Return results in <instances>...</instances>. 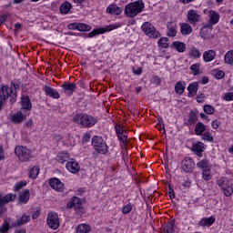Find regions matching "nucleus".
I'll return each mask as SVG.
<instances>
[{"label": "nucleus", "mask_w": 233, "mask_h": 233, "mask_svg": "<svg viewBox=\"0 0 233 233\" xmlns=\"http://www.w3.org/2000/svg\"><path fill=\"white\" fill-rule=\"evenodd\" d=\"M73 122L81 125V127H84L85 128H90L97 123V120L87 114H77L73 117Z\"/></svg>", "instance_id": "f257e3e1"}, {"label": "nucleus", "mask_w": 233, "mask_h": 233, "mask_svg": "<svg viewBox=\"0 0 233 233\" xmlns=\"http://www.w3.org/2000/svg\"><path fill=\"white\" fill-rule=\"evenodd\" d=\"M145 9V4L143 1L138 0L130 4H127L125 7V14L127 17H136L137 14H141Z\"/></svg>", "instance_id": "f03ea898"}, {"label": "nucleus", "mask_w": 233, "mask_h": 233, "mask_svg": "<svg viewBox=\"0 0 233 233\" xmlns=\"http://www.w3.org/2000/svg\"><path fill=\"white\" fill-rule=\"evenodd\" d=\"M218 187H219L220 190H222L224 196L227 198H230L233 194V186L232 182L228 177H221L216 181Z\"/></svg>", "instance_id": "7ed1b4c3"}, {"label": "nucleus", "mask_w": 233, "mask_h": 233, "mask_svg": "<svg viewBox=\"0 0 233 233\" xmlns=\"http://www.w3.org/2000/svg\"><path fill=\"white\" fill-rule=\"evenodd\" d=\"M92 146L98 154H106V152H108V145H106V141L99 136L93 137Z\"/></svg>", "instance_id": "20e7f679"}, {"label": "nucleus", "mask_w": 233, "mask_h": 233, "mask_svg": "<svg viewBox=\"0 0 233 233\" xmlns=\"http://www.w3.org/2000/svg\"><path fill=\"white\" fill-rule=\"evenodd\" d=\"M0 97L4 101H6V99H8V97H10V101L12 103H15V101L17 99V93L15 92L14 87H12V86L10 87L8 86H3L0 88Z\"/></svg>", "instance_id": "39448f33"}, {"label": "nucleus", "mask_w": 233, "mask_h": 233, "mask_svg": "<svg viewBox=\"0 0 233 233\" xmlns=\"http://www.w3.org/2000/svg\"><path fill=\"white\" fill-rule=\"evenodd\" d=\"M141 30L151 39H157V37H160L161 35L159 31L156 30V27H154L149 22L144 23L141 25Z\"/></svg>", "instance_id": "423d86ee"}, {"label": "nucleus", "mask_w": 233, "mask_h": 233, "mask_svg": "<svg viewBox=\"0 0 233 233\" xmlns=\"http://www.w3.org/2000/svg\"><path fill=\"white\" fill-rule=\"evenodd\" d=\"M46 224L49 228L53 230H57L59 228V216L56 212H51L47 215Z\"/></svg>", "instance_id": "0eeeda50"}, {"label": "nucleus", "mask_w": 233, "mask_h": 233, "mask_svg": "<svg viewBox=\"0 0 233 233\" xmlns=\"http://www.w3.org/2000/svg\"><path fill=\"white\" fill-rule=\"evenodd\" d=\"M15 154L20 161H28L30 159V150L23 146L15 148Z\"/></svg>", "instance_id": "6e6552de"}, {"label": "nucleus", "mask_w": 233, "mask_h": 233, "mask_svg": "<svg viewBox=\"0 0 233 233\" xmlns=\"http://www.w3.org/2000/svg\"><path fill=\"white\" fill-rule=\"evenodd\" d=\"M116 28H121V24H111L105 28L94 29L90 34L89 37H95V35H99V34H105V32H112V30H116Z\"/></svg>", "instance_id": "1a4fd4ad"}, {"label": "nucleus", "mask_w": 233, "mask_h": 233, "mask_svg": "<svg viewBox=\"0 0 233 233\" xmlns=\"http://www.w3.org/2000/svg\"><path fill=\"white\" fill-rule=\"evenodd\" d=\"M15 199V195L9 193L3 197V194H0V214H5L6 212V208H5L7 203H10V201H14Z\"/></svg>", "instance_id": "9d476101"}, {"label": "nucleus", "mask_w": 233, "mask_h": 233, "mask_svg": "<svg viewBox=\"0 0 233 233\" xmlns=\"http://www.w3.org/2000/svg\"><path fill=\"white\" fill-rule=\"evenodd\" d=\"M115 128L119 141H121L123 145H128V134L127 133V129L121 127V125H116Z\"/></svg>", "instance_id": "9b49d317"}, {"label": "nucleus", "mask_w": 233, "mask_h": 233, "mask_svg": "<svg viewBox=\"0 0 233 233\" xmlns=\"http://www.w3.org/2000/svg\"><path fill=\"white\" fill-rule=\"evenodd\" d=\"M187 18L189 25H196L198 23H199V21H201V15H199V12L194 9H190L187 11Z\"/></svg>", "instance_id": "f8f14e48"}, {"label": "nucleus", "mask_w": 233, "mask_h": 233, "mask_svg": "<svg viewBox=\"0 0 233 233\" xmlns=\"http://www.w3.org/2000/svg\"><path fill=\"white\" fill-rule=\"evenodd\" d=\"M181 167L184 172H192L194 167H196V163H194L192 158L187 157L181 161Z\"/></svg>", "instance_id": "ddd939ff"}, {"label": "nucleus", "mask_w": 233, "mask_h": 233, "mask_svg": "<svg viewBox=\"0 0 233 233\" xmlns=\"http://www.w3.org/2000/svg\"><path fill=\"white\" fill-rule=\"evenodd\" d=\"M49 185L51 188H54L56 192H64L65 190V184H63L59 178H51L49 180Z\"/></svg>", "instance_id": "4468645a"}, {"label": "nucleus", "mask_w": 233, "mask_h": 233, "mask_svg": "<svg viewBox=\"0 0 233 233\" xmlns=\"http://www.w3.org/2000/svg\"><path fill=\"white\" fill-rule=\"evenodd\" d=\"M66 168H67L68 172L71 174H77L81 170V166L75 159H71L66 165Z\"/></svg>", "instance_id": "2eb2a0df"}, {"label": "nucleus", "mask_w": 233, "mask_h": 233, "mask_svg": "<svg viewBox=\"0 0 233 233\" xmlns=\"http://www.w3.org/2000/svg\"><path fill=\"white\" fill-rule=\"evenodd\" d=\"M43 90L46 96H48L49 97H53V99H59L61 97V96L59 95V92H57L56 89L48 86H44Z\"/></svg>", "instance_id": "dca6fc26"}, {"label": "nucleus", "mask_w": 233, "mask_h": 233, "mask_svg": "<svg viewBox=\"0 0 233 233\" xmlns=\"http://www.w3.org/2000/svg\"><path fill=\"white\" fill-rule=\"evenodd\" d=\"M73 207L76 209V210H81V198H77V197H73L71 200H69L66 204V208H73Z\"/></svg>", "instance_id": "f3484780"}, {"label": "nucleus", "mask_w": 233, "mask_h": 233, "mask_svg": "<svg viewBox=\"0 0 233 233\" xmlns=\"http://www.w3.org/2000/svg\"><path fill=\"white\" fill-rule=\"evenodd\" d=\"M10 119L12 123L18 125L19 123H23V121L26 119V115L23 114V112L21 111H17L16 113L11 116Z\"/></svg>", "instance_id": "a211bd4d"}, {"label": "nucleus", "mask_w": 233, "mask_h": 233, "mask_svg": "<svg viewBox=\"0 0 233 233\" xmlns=\"http://www.w3.org/2000/svg\"><path fill=\"white\" fill-rule=\"evenodd\" d=\"M167 35H168V37H176V35H177V25L176 24V22H168L167 24Z\"/></svg>", "instance_id": "6ab92c4d"}, {"label": "nucleus", "mask_w": 233, "mask_h": 233, "mask_svg": "<svg viewBox=\"0 0 233 233\" xmlns=\"http://www.w3.org/2000/svg\"><path fill=\"white\" fill-rule=\"evenodd\" d=\"M204 150H205V144H203V142H198L196 144H193L192 146V151L196 152L198 157H203Z\"/></svg>", "instance_id": "aec40b11"}, {"label": "nucleus", "mask_w": 233, "mask_h": 233, "mask_svg": "<svg viewBox=\"0 0 233 233\" xmlns=\"http://www.w3.org/2000/svg\"><path fill=\"white\" fill-rule=\"evenodd\" d=\"M208 17L210 26H214V25H218L219 23V13L211 10L209 11Z\"/></svg>", "instance_id": "412c9836"}, {"label": "nucleus", "mask_w": 233, "mask_h": 233, "mask_svg": "<svg viewBox=\"0 0 233 233\" xmlns=\"http://www.w3.org/2000/svg\"><path fill=\"white\" fill-rule=\"evenodd\" d=\"M216 223V217L211 216L209 218H203L198 222L199 227H212Z\"/></svg>", "instance_id": "4be33fe9"}, {"label": "nucleus", "mask_w": 233, "mask_h": 233, "mask_svg": "<svg viewBox=\"0 0 233 233\" xmlns=\"http://www.w3.org/2000/svg\"><path fill=\"white\" fill-rule=\"evenodd\" d=\"M179 26L182 35H190V34L193 32L192 25H190L188 23H180Z\"/></svg>", "instance_id": "5701e85b"}, {"label": "nucleus", "mask_w": 233, "mask_h": 233, "mask_svg": "<svg viewBox=\"0 0 233 233\" xmlns=\"http://www.w3.org/2000/svg\"><path fill=\"white\" fill-rule=\"evenodd\" d=\"M203 59L205 63H210L216 59V51L215 50H208L203 53Z\"/></svg>", "instance_id": "b1692460"}, {"label": "nucleus", "mask_w": 233, "mask_h": 233, "mask_svg": "<svg viewBox=\"0 0 233 233\" xmlns=\"http://www.w3.org/2000/svg\"><path fill=\"white\" fill-rule=\"evenodd\" d=\"M62 88H64V92L66 94V96H72L76 88V86L74 83H66L62 86Z\"/></svg>", "instance_id": "393cba45"}, {"label": "nucleus", "mask_w": 233, "mask_h": 233, "mask_svg": "<svg viewBox=\"0 0 233 233\" xmlns=\"http://www.w3.org/2000/svg\"><path fill=\"white\" fill-rule=\"evenodd\" d=\"M21 110H30V96H22L20 100Z\"/></svg>", "instance_id": "a878e982"}, {"label": "nucleus", "mask_w": 233, "mask_h": 233, "mask_svg": "<svg viewBox=\"0 0 233 233\" xmlns=\"http://www.w3.org/2000/svg\"><path fill=\"white\" fill-rule=\"evenodd\" d=\"M186 87H187V84L185 83V81H178L175 85L176 94H177L178 96H182V94H184V92H185Z\"/></svg>", "instance_id": "bb28decb"}, {"label": "nucleus", "mask_w": 233, "mask_h": 233, "mask_svg": "<svg viewBox=\"0 0 233 233\" xmlns=\"http://www.w3.org/2000/svg\"><path fill=\"white\" fill-rule=\"evenodd\" d=\"M106 12L107 14H111L112 15H119L121 12H123V10L116 5H110L106 8Z\"/></svg>", "instance_id": "cd10ccee"}, {"label": "nucleus", "mask_w": 233, "mask_h": 233, "mask_svg": "<svg viewBox=\"0 0 233 233\" xmlns=\"http://www.w3.org/2000/svg\"><path fill=\"white\" fill-rule=\"evenodd\" d=\"M171 47L175 50H177L180 53L185 52L187 50V45L183 42L175 41L172 43Z\"/></svg>", "instance_id": "c85d7f7f"}, {"label": "nucleus", "mask_w": 233, "mask_h": 233, "mask_svg": "<svg viewBox=\"0 0 233 233\" xmlns=\"http://www.w3.org/2000/svg\"><path fill=\"white\" fill-rule=\"evenodd\" d=\"M198 88H199V85H198V83L194 82V83L190 84L187 86L188 96L194 97V96H196V94H198Z\"/></svg>", "instance_id": "c756f323"}, {"label": "nucleus", "mask_w": 233, "mask_h": 233, "mask_svg": "<svg viewBox=\"0 0 233 233\" xmlns=\"http://www.w3.org/2000/svg\"><path fill=\"white\" fill-rule=\"evenodd\" d=\"M68 159H70V155L67 152L59 153L56 157V161L60 164L66 163Z\"/></svg>", "instance_id": "7c9ffc66"}, {"label": "nucleus", "mask_w": 233, "mask_h": 233, "mask_svg": "<svg viewBox=\"0 0 233 233\" xmlns=\"http://www.w3.org/2000/svg\"><path fill=\"white\" fill-rule=\"evenodd\" d=\"M92 231V227L88 224H80L76 227V233H88Z\"/></svg>", "instance_id": "2f4dec72"}, {"label": "nucleus", "mask_w": 233, "mask_h": 233, "mask_svg": "<svg viewBox=\"0 0 233 233\" xmlns=\"http://www.w3.org/2000/svg\"><path fill=\"white\" fill-rule=\"evenodd\" d=\"M28 223V216L23 215L21 218H18L15 223H13V227H21V225H26Z\"/></svg>", "instance_id": "473e14b6"}, {"label": "nucleus", "mask_w": 233, "mask_h": 233, "mask_svg": "<svg viewBox=\"0 0 233 233\" xmlns=\"http://www.w3.org/2000/svg\"><path fill=\"white\" fill-rule=\"evenodd\" d=\"M72 10V4L70 2H65L60 6L61 14H68Z\"/></svg>", "instance_id": "72a5a7b5"}, {"label": "nucleus", "mask_w": 233, "mask_h": 233, "mask_svg": "<svg viewBox=\"0 0 233 233\" xmlns=\"http://www.w3.org/2000/svg\"><path fill=\"white\" fill-rule=\"evenodd\" d=\"M12 227L10 226V222L5 219L2 225L0 226V233H8Z\"/></svg>", "instance_id": "f704fd0d"}, {"label": "nucleus", "mask_w": 233, "mask_h": 233, "mask_svg": "<svg viewBox=\"0 0 233 233\" xmlns=\"http://www.w3.org/2000/svg\"><path fill=\"white\" fill-rule=\"evenodd\" d=\"M188 56L194 57V59H199V57H201V51L197 47H192L188 52Z\"/></svg>", "instance_id": "c9c22d12"}, {"label": "nucleus", "mask_w": 233, "mask_h": 233, "mask_svg": "<svg viewBox=\"0 0 233 233\" xmlns=\"http://www.w3.org/2000/svg\"><path fill=\"white\" fill-rule=\"evenodd\" d=\"M189 68L192 71L193 76H199V74H201V64L199 63L191 65Z\"/></svg>", "instance_id": "e433bc0d"}, {"label": "nucleus", "mask_w": 233, "mask_h": 233, "mask_svg": "<svg viewBox=\"0 0 233 233\" xmlns=\"http://www.w3.org/2000/svg\"><path fill=\"white\" fill-rule=\"evenodd\" d=\"M205 130H207V126H205L201 122H198L195 127V132H196L197 136H201V134H203V132H205Z\"/></svg>", "instance_id": "4c0bfd02"}, {"label": "nucleus", "mask_w": 233, "mask_h": 233, "mask_svg": "<svg viewBox=\"0 0 233 233\" xmlns=\"http://www.w3.org/2000/svg\"><path fill=\"white\" fill-rule=\"evenodd\" d=\"M28 196H30V190L26 189L23 191L19 197L20 203H28V199H29Z\"/></svg>", "instance_id": "58836bf2"}, {"label": "nucleus", "mask_w": 233, "mask_h": 233, "mask_svg": "<svg viewBox=\"0 0 233 233\" xmlns=\"http://www.w3.org/2000/svg\"><path fill=\"white\" fill-rule=\"evenodd\" d=\"M40 168L38 166H35L30 170V177L31 179H37V176H39Z\"/></svg>", "instance_id": "ea45409f"}, {"label": "nucleus", "mask_w": 233, "mask_h": 233, "mask_svg": "<svg viewBox=\"0 0 233 233\" xmlns=\"http://www.w3.org/2000/svg\"><path fill=\"white\" fill-rule=\"evenodd\" d=\"M26 185H28V183L25 180L17 182L13 187V190L14 192H19V190H21V188H24V187H26Z\"/></svg>", "instance_id": "a19ab883"}, {"label": "nucleus", "mask_w": 233, "mask_h": 233, "mask_svg": "<svg viewBox=\"0 0 233 233\" xmlns=\"http://www.w3.org/2000/svg\"><path fill=\"white\" fill-rule=\"evenodd\" d=\"M23 86V82H21L20 80H13L11 82V88L15 89V92L17 93V90H20L21 87Z\"/></svg>", "instance_id": "79ce46f5"}, {"label": "nucleus", "mask_w": 233, "mask_h": 233, "mask_svg": "<svg viewBox=\"0 0 233 233\" xmlns=\"http://www.w3.org/2000/svg\"><path fill=\"white\" fill-rule=\"evenodd\" d=\"M197 167L198 168H201L202 170H207L210 168V167L208 166V160L207 159L200 160L198 163H197Z\"/></svg>", "instance_id": "37998d69"}, {"label": "nucleus", "mask_w": 233, "mask_h": 233, "mask_svg": "<svg viewBox=\"0 0 233 233\" xmlns=\"http://www.w3.org/2000/svg\"><path fill=\"white\" fill-rule=\"evenodd\" d=\"M225 63H227V65H232L233 64V50L228 51L225 55Z\"/></svg>", "instance_id": "c03bdc74"}, {"label": "nucleus", "mask_w": 233, "mask_h": 233, "mask_svg": "<svg viewBox=\"0 0 233 233\" xmlns=\"http://www.w3.org/2000/svg\"><path fill=\"white\" fill-rule=\"evenodd\" d=\"M159 48H167L168 46V37H162L158 40Z\"/></svg>", "instance_id": "a18cd8bd"}, {"label": "nucleus", "mask_w": 233, "mask_h": 233, "mask_svg": "<svg viewBox=\"0 0 233 233\" xmlns=\"http://www.w3.org/2000/svg\"><path fill=\"white\" fill-rule=\"evenodd\" d=\"M202 177L205 181H210V179H212V175L210 174V167L203 170Z\"/></svg>", "instance_id": "49530a36"}, {"label": "nucleus", "mask_w": 233, "mask_h": 233, "mask_svg": "<svg viewBox=\"0 0 233 233\" xmlns=\"http://www.w3.org/2000/svg\"><path fill=\"white\" fill-rule=\"evenodd\" d=\"M204 112H205V114H208V116H210V115L214 114V112H216V108L211 105H205Z\"/></svg>", "instance_id": "de8ad7c7"}, {"label": "nucleus", "mask_w": 233, "mask_h": 233, "mask_svg": "<svg viewBox=\"0 0 233 233\" xmlns=\"http://www.w3.org/2000/svg\"><path fill=\"white\" fill-rule=\"evenodd\" d=\"M77 30L80 32H88L89 30H92V27L86 24H77Z\"/></svg>", "instance_id": "09e8293b"}, {"label": "nucleus", "mask_w": 233, "mask_h": 233, "mask_svg": "<svg viewBox=\"0 0 233 233\" xmlns=\"http://www.w3.org/2000/svg\"><path fill=\"white\" fill-rule=\"evenodd\" d=\"M196 121H198V115H196V113L194 112H190L189 113V118H188V123L190 125L196 123Z\"/></svg>", "instance_id": "8fccbe9b"}, {"label": "nucleus", "mask_w": 233, "mask_h": 233, "mask_svg": "<svg viewBox=\"0 0 233 233\" xmlns=\"http://www.w3.org/2000/svg\"><path fill=\"white\" fill-rule=\"evenodd\" d=\"M202 138L204 139V141H209L212 142L214 141V137H212V135L210 134V132H206L202 135Z\"/></svg>", "instance_id": "3c124183"}, {"label": "nucleus", "mask_w": 233, "mask_h": 233, "mask_svg": "<svg viewBox=\"0 0 233 233\" xmlns=\"http://www.w3.org/2000/svg\"><path fill=\"white\" fill-rule=\"evenodd\" d=\"M132 212V204H127L123 207L122 214H130Z\"/></svg>", "instance_id": "603ef678"}, {"label": "nucleus", "mask_w": 233, "mask_h": 233, "mask_svg": "<svg viewBox=\"0 0 233 233\" xmlns=\"http://www.w3.org/2000/svg\"><path fill=\"white\" fill-rule=\"evenodd\" d=\"M215 77H216V79H223V77H225V71L218 70V71L215 72Z\"/></svg>", "instance_id": "864d4df0"}, {"label": "nucleus", "mask_w": 233, "mask_h": 233, "mask_svg": "<svg viewBox=\"0 0 233 233\" xmlns=\"http://www.w3.org/2000/svg\"><path fill=\"white\" fill-rule=\"evenodd\" d=\"M40 215H41V209L36 208L32 213V219H37V218H39Z\"/></svg>", "instance_id": "5fc2aeb1"}, {"label": "nucleus", "mask_w": 233, "mask_h": 233, "mask_svg": "<svg viewBox=\"0 0 233 233\" xmlns=\"http://www.w3.org/2000/svg\"><path fill=\"white\" fill-rule=\"evenodd\" d=\"M152 83L154 85H161V78L157 76L152 77Z\"/></svg>", "instance_id": "6e6d98bb"}, {"label": "nucleus", "mask_w": 233, "mask_h": 233, "mask_svg": "<svg viewBox=\"0 0 233 233\" xmlns=\"http://www.w3.org/2000/svg\"><path fill=\"white\" fill-rule=\"evenodd\" d=\"M225 101H233V93L229 92L224 96Z\"/></svg>", "instance_id": "4d7b16f0"}, {"label": "nucleus", "mask_w": 233, "mask_h": 233, "mask_svg": "<svg viewBox=\"0 0 233 233\" xmlns=\"http://www.w3.org/2000/svg\"><path fill=\"white\" fill-rule=\"evenodd\" d=\"M6 19H8V14L0 15V25L6 23Z\"/></svg>", "instance_id": "13d9d810"}, {"label": "nucleus", "mask_w": 233, "mask_h": 233, "mask_svg": "<svg viewBox=\"0 0 233 233\" xmlns=\"http://www.w3.org/2000/svg\"><path fill=\"white\" fill-rule=\"evenodd\" d=\"M219 125H221V122H219L218 120H215L212 122L211 127L215 130H218V128H219Z\"/></svg>", "instance_id": "bf43d9fd"}, {"label": "nucleus", "mask_w": 233, "mask_h": 233, "mask_svg": "<svg viewBox=\"0 0 233 233\" xmlns=\"http://www.w3.org/2000/svg\"><path fill=\"white\" fill-rule=\"evenodd\" d=\"M198 103H203L205 101V94H200L197 96Z\"/></svg>", "instance_id": "052dcab7"}, {"label": "nucleus", "mask_w": 233, "mask_h": 233, "mask_svg": "<svg viewBox=\"0 0 233 233\" xmlns=\"http://www.w3.org/2000/svg\"><path fill=\"white\" fill-rule=\"evenodd\" d=\"M67 28L69 29V30H77V24H69L68 25H67Z\"/></svg>", "instance_id": "680f3d73"}, {"label": "nucleus", "mask_w": 233, "mask_h": 233, "mask_svg": "<svg viewBox=\"0 0 233 233\" xmlns=\"http://www.w3.org/2000/svg\"><path fill=\"white\" fill-rule=\"evenodd\" d=\"M0 161H3L5 159V150L3 149V147L0 146Z\"/></svg>", "instance_id": "e2e57ef3"}, {"label": "nucleus", "mask_w": 233, "mask_h": 233, "mask_svg": "<svg viewBox=\"0 0 233 233\" xmlns=\"http://www.w3.org/2000/svg\"><path fill=\"white\" fill-rule=\"evenodd\" d=\"M134 74L137 76H141L143 74V69L142 68H137L136 70H133Z\"/></svg>", "instance_id": "0e129e2a"}, {"label": "nucleus", "mask_w": 233, "mask_h": 233, "mask_svg": "<svg viewBox=\"0 0 233 233\" xmlns=\"http://www.w3.org/2000/svg\"><path fill=\"white\" fill-rule=\"evenodd\" d=\"M169 198L171 199H174V198H176V195L174 194V190L173 189H169Z\"/></svg>", "instance_id": "69168bd1"}, {"label": "nucleus", "mask_w": 233, "mask_h": 233, "mask_svg": "<svg viewBox=\"0 0 233 233\" xmlns=\"http://www.w3.org/2000/svg\"><path fill=\"white\" fill-rule=\"evenodd\" d=\"M207 83H208V77L204 76V77L202 78V84H203V85H207Z\"/></svg>", "instance_id": "338daca9"}, {"label": "nucleus", "mask_w": 233, "mask_h": 233, "mask_svg": "<svg viewBox=\"0 0 233 233\" xmlns=\"http://www.w3.org/2000/svg\"><path fill=\"white\" fill-rule=\"evenodd\" d=\"M172 228H173V226L170 225V226L167 228V233H172Z\"/></svg>", "instance_id": "774afa93"}]
</instances>
